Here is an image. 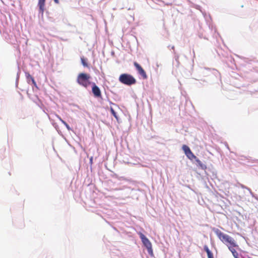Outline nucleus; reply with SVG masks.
<instances>
[{"mask_svg": "<svg viewBox=\"0 0 258 258\" xmlns=\"http://www.w3.org/2000/svg\"><path fill=\"white\" fill-rule=\"evenodd\" d=\"M216 235L218 236V237L223 242L224 244L229 245V246H231L232 247H236L238 246L236 244L235 241L234 240L233 238L229 236V235L225 234L222 232L219 229H216L214 230Z\"/></svg>", "mask_w": 258, "mask_h": 258, "instance_id": "1", "label": "nucleus"}, {"mask_svg": "<svg viewBox=\"0 0 258 258\" xmlns=\"http://www.w3.org/2000/svg\"><path fill=\"white\" fill-rule=\"evenodd\" d=\"M90 78L91 76L89 74L82 73L78 75L77 82L80 85L87 88L91 84Z\"/></svg>", "mask_w": 258, "mask_h": 258, "instance_id": "2", "label": "nucleus"}, {"mask_svg": "<svg viewBox=\"0 0 258 258\" xmlns=\"http://www.w3.org/2000/svg\"><path fill=\"white\" fill-rule=\"evenodd\" d=\"M118 80L121 83L127 86L135 84L137 82L136 79L132 75L128 74H121Z\"/></svg>", "mask_w": 258, "mask_h": 258, "instance_id": "3", "label": "nucleus"}, {"mask_svg": "<svg viewBox=\"0 0 258 258\" xmlns=\"http://www.w3.org/2000/svg\"><path fill=\"white\" fill-rule=\"evenodd\" d=\"M140 238L141 239L142 242H143L144 246L147 249L148 252L149 254L152 255L153 254V251L152 249V245L150 240L141 232L138 233Z\"/></svg>", "mask_w": 258, "mask_h": 258, "instance_id": "4", "label": "nucleus"}, {"mask_svg": "<svg viewBox=\"0 0 258 258\" xmlns=\"http://www.w3.org/2000/svg\"><path fill=\"white\" fill-rule=\"evenodd\" d=\"M182 149L184 151V154L189 159L192 160L197 158L196 156L192 153L190 148L187 146L185 145H183Z\"/></svg>", "mask_w": 258, "mask_h": 258, "instance_id": "5", "label": "nucleus"}, {"mask_svg": "<svg viewBox=\"0 0 258 258\" xmlns=\"http://www.w3.org/2000/svg\"><path fill=\"white\" fill-rule=\"evenodd\" d=\"M134 65L138 71V73L143 77V79H146L147 78V75L146 72L142 67L137 62H134Z\"/></svg>", "mask_w": 258, "mask_h": 258, "instance_id": "6", "label": "nucleus"}, {"mask_svg": "<svg viewBox=\"0 0 258 258\" xmlns=\"http://www.w3.org/2000/svg\"><path fill=\"white\" fill-rule=\"evenodd\" d=\"M92 93L94 96L97 98L101 97V92L99 87L95 84L93 83L92 89Z\"/></svg>", "mask_w": 258, "mask_h": 258, "instance_id": "7", "label": "nucleus"}, {"mask_svg": "<svg viewBox=\"0 0 258 258\" xmlns=\"http://www.w3.org/2000/svg\"><path fill=\"white\" fill-rule=\"evenodd\" d=\"M45 0H38V6L39 9V12L42 15L43 14L45 10Z\"/></svg>", "mask_w": 258, "mask_h": 258, "instance_id": "8", "label": "nucleus"}, {"mask_svg": "<svg viewBox=\"0 0 258 258\" xmlns=\"http://www.w3.org/2000/svg\"><path fill=\"white\" fill-rule=\"evenodd\" d=\"M227 246L228 247V249L232 252L234 258H239L238 257V253L236 251V250L233 248L234 247H232L231 246H229V245H227Z\"/></svg>", "mask_w": 258, "mask_h": 258, "instance_id": "9", "label": "nucleus"}, {"mask_svg": "<svg viewBox=\"0 0 258 258\" xmlns=\"http://www.w3.org/2000/svg\"><path fill=\"white\" fill-rule=\"evenodd\" d=\"M204 249L207 253L208 258H214L213 253L210 250L208 246L206 245H204Z\"/></svg>", "mask_w": 258, "mask_h": 258, "instance_id": "10", "label": "nucleus"}, {"mask_svg": "<svg viewBox=\"0 0 258 258\" xmlns=\"http://www.w3.org/2000/svg\"><path fill=\"white\" fill-rule=\"evenodd\" d=\"M58 118H59V119L60 120V121L66 126V127L67 128V129L68 130H71V128L70 127V126L68 125V124L65 121H64L63 120H62L60 117L58 116Z\"/></svg>", "mask_w": 258, "mask_h": 258, "instance_id": "11", "label": "nucleus"}, {"mask_svg": "<svg viewBox=\"0 0 258 258\" xmlns=\"http://www.w3.org/2000/svg\"><path fill=\"white\" fill-rule=\"evenodd\" d=\"M110 111H111V114L114 116V117L118 121V116L117 115L116 113L114 111V110L112 108H110Z\"/></svg>", "mask_w": 258, "mask_h": 258, "instance_id": "12", "label": "nucleus"}, {"mask_svg": "<svg viewBox=\"0 0 258 258\" xmlns=\"http://www.w3.org/2000/svg\"><path fill=\"white\" fill-rule=\"evenodd\" d=\"M81 59L82 64L85 67H88V63L87 62L86 59L84 57H81Z\"/></svg>", "mask_w": 258, "mask_h": 258, "instance_id": "13", "label": "nucleus"}, {"mask_svg": "<svg viewBox=\"0 0 258 258\" xmlns=\"http://www.w3.org/2000/svg\"><path fill=\"white\" fill-rule=\"evenodd\" d=\"M28 76L30 77V80L32 81V83L35 85L36 86V82L35 81L34 78L33 77H32L30 74H28Z\"/></svg>", "mask_w": 258, "mask_h": 258, "instance_id": "14", "label": "nucleus"}, {"mask_svg": "<svg viewBox=\"0 0 258 258\" xmlns=\"http://www.w3.org/2000/svg\"><path fill=\"white\" fill-rule=\"evenodd\" d=\"M196 159V162L199 164V165H201L202 163H201V161L199 159Z\"/></svg>", "mask_w": 258, "mask_h": 258, "instance_id": "15", "label": "nucleus"}, {"mask_svg": "<svg viewBox=\"0 0 258 258\" xmlns=\"http://www.w3.org/2000/svg\"><path fill=\"white\" fill-rule=\"evenodd\" d=\"M54 2L56 4H58L59 3V0H54Z\"/></svg>", "mask_w": 258, "mask_h": 258, "instance_id": "16", "label": "nucleus"}, {"mask_svg": "<svg viewBox=\"0 0 258 258\" xmlns=\"http://www.w3.org/2000/svg\"><path fill=\"white\" fill-rule=\"evenodd\" d=\"M28 74H27V79H30V77H29V76H28Z\"/></svg>", "mask_w": 258, "mask_h": 258, "instance_id": "17", "label": "nucleus"}, {"mask_svg": "<svg viewBox=\"0 0 258 258\" xmlns=\"http://www.w3.org/2000/svg\"><path fill=\"white\" fill-rule=\"evenodd\" d=\"M248 258H252V257H248Z\"/></svg>", "mask_w": 258, "mask_h": 258, "instance_id": "18", "label": "nucleus"}]
</instances>
